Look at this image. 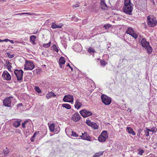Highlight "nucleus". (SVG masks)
I'll return each instance as SVG.
<instances>
[{
	"label": "nucleus",
	"mask_w": 157,
	"mask_h": 157,
	"mask_svg": "<svg viewBox=\"0 0 157 157\" xmlns=\"http://www.w3.org/2000/svg\"><path fill=\"white\" fill-rule=\"evenodd\" d=\"M140 42L142 46L147 50V53L148 54H151L152 51V49L150 45L149 42L147 41L145 38H142Z\"/></svg>",
	"instance_id": "f257e3e1"
},
{
	"label": "nucleus",
	"mask_w": 157,
	"mask_h": 157,
	"mask_svg": "<svg viewBox=\"0 0 157 157\" xmlns=\"http://www.w3.org/2000/svg\"><path fill=\"white\" fill-rule=\"evenodd\" d=\"M147 24L151 27H154L157 24V21L155 18H153L152 16H149L147 17Z\"/></svg>",
	"instance_id": "f03ea898"
},
{
	"label": "nucleus",
	"mask_w": 157,
	"mask_h": 157,
	"mask_svg": "<svg viewBox=\"0 0 157 157\" xmlns=\"http://www.w3.org/2000/svg\"><path fill=\"white\" fill-rule=\"evenodd\" d=\"M133 5L124 6L123 8L124 12L127 14L131 15L133 9Z\"/></svg>",
	"instance_id": "7ed1b4c3"
},
{
	"label": "nucleus",
	"mask_w": 157,
	"mask_h": 157,
	"mask_svg": "<svg viewBox=\"0 0 157 157\" xmlns=\"http://www.w3.org/2000/svg\"><path fill=\"white\" fill-rule=\"evenodd\" d=\"M14 74L17 78L18 81H21L22 79L23 71L22 69H15L14 71Z\"/></svg>",
	"instance_id": "20e7f679"
},
{
	"label": "nucleus",
	"mask_w": 157,
	"mask_h": 157,
	"mask_svg": "<svg viewBox=\"0 0 157 157\" xmlns=\"http://www.w3.org/2000/svg\"><path fill=\"white\" fill-rule=\"evenodd\" d=\"M101 99L102 102L105 105H109L111 102V99L110 98L105 94H102L101 95Z\"/></svg>",
	"instance_id": "39448f33"
},
{
	"label": "nucleus",
	"mask_w": 157,
	"mask_h": 157,
	"mask_svg": "<svg viewBox=\"0 0 157 157\" xmlns=\"http://www.w3.org/2000/svg\"><path fill=\"white\" fill-rule=\"evenodd\" d=\"M13 98L12 96H10L5 98L3 101V105L7 107H11V99Z\"/></svg>",
	"instance_id": "423d86ee"
},
{
	"label": "nucleus",
	"mask_w": 157,
	"mask_h": 157,
	"mask_svg": "<svg viewBox=\"0 0 157 157\" xmlns=\"http://www.w3.org/2000/svg\"><path fill=\"white\" fill-rule=\"evenodd\" d=\"M79 112L84 117H88L92 114V113L91 112L85 109L81 110Z\"/></svg>",
	"instance_id": "0eeeda50"
},
{
	"label": "nucleus",
	"mask_w": 157,
	"mask_h": 157,
	"mask_svg": "<svg viewBox=\"0 0 157 157\" xmlns=\"http://www.w3.org/2000/svg\"><path fill=\"white\" fill-rule=\"evenodd\" d=\"M73 96L70 95H66L64 96L63 101L64 102H73Z\"/></svg>",
	"instance_id": "6e6552de"
},
{
	"label": "nucleus",
	"mask_w": 157,
	"mask_h": 157,
	"mask_svg": "<svg viewBox=\"0 0 157 157\" xmlns=\"http://www.w3.org/2000/svg\"><path fill=\"white\" fill-rule=\"evenodd\" d=\"M34 67V65L33 62L26 60L24 69H33Z\"/></svg>",
	"instance_id": "1a4fd4ad"
},
{
	"label": "nucleus",
	"mask_w": 157,
	"mask_h": 157,
	"mask_svg": "<svg viewBox=\"0 0 157 157\" xmlns=\"http://www.w3.org/2000/svg\"><path fill=\"white\" fill-rule=\"evenodd\" d=\"M4 79L7 80L11 79V77L9 73L6 71H4L2 75Z\"/></svg>",
	"instance_id": "9d476101"
},
{
	"label": "nucleus",
	"mask_w": 157,
	"mask_h": 157,
	"mask_svg": "<svg viewBox=\"0 0 157 157\" xmlns=\"http://www.w3.org/2000/svg\"><path fill=\"white\" fill-rule=\"evenodd\" d=\"M80 117L78 113H75L72 116L71 119L74 121L77 122L80 119Z\"/></svg>",
	"instance_id": "9b49d317"
},
{
	"label": "nucleus",
	"mask_w": 157,
	"mask_h": 157,
	"mask_svg": "<svg viewBox=\"0 0 157 157\" xmlns=\"http://www.w3.org/2000/svg\"><path fill=\"white\" fill-rule=\"evenodd\" d=\"M82 135L80 136L81 137V138L84 140H86L88 141H90V139L91 137L87 134V133L85 132L84 133H82Z\"/></svg>",
	"instance_id": "f8f14e48"
},
{
	"label": "nucleus",
	"mask_w": 157,
	"mask_h": 157,
	"mask_svg": "<svg viewBox=\"0 0 157 157\" xmlns=\"http://www.w3.org/2000/svg\"><path fill=\"white\" fill-rule=\"evenodd\" d=\"M62 26L63 25L62 24H57L55 22H53L52 23L51 28L53 29H56L61 28Z\"/></svg>",
	"instance_id": "ddd939ff"
},
{
	"label": "nucleus",
	"mask_w": 157,
	"mask_h": 157,
	"mask_svg": "<svg viewBox=\"0 0 157 157\" xmlns=\"http://www.w3.org/2000/svg\"><path fill=\"white\" fill-rule=\"evenodd\" d=\"M65 59L63 57L61 56L59 60V63L60 68L62 67V65L65 63Z\"/></svg>",
	"instance_id": "4468645a"
},
{
	"label": "nucleus",
	"mask_w": 157,
	"mask_h": 157,
	"mask_svg": "<svg viewBox=\"0 0 157 157\" xmlns=\"http://www.w3.org/2000/svg\"><path fill=\"white\" fill-rule=\"evenodd\" d=\"M126 130L127 132L129 134H131L133 136L136 135L135 133L131 128L127 127L126 128Z\"/></svg>",
	"instance_id": "2eb2a0df"
},
{
	"label": "nucleus",
	"mask_w": 157,
	"mask_h": 157,
	"mask_svg": "<svg viewBox=\"0 0 157 157\" xmlns=\"http://www.w3.org/2000/svg\"><path fill=\"white\" fill-rule=\"evenodd\" d=\"M98 141L101 142H105L107 138H106V137H103L102 136L100 135V136L98 137Z\"/></svg>",
	"instance_id": "dca6fc26"
},
{
	"label": "nucleus",
	"mask_w": 157,
	"mask_h": 157,
	"mask_svg": "<svg viewBox=\"0 0 157 157\" xmlns=\"http://www.w3.org/2000/svg\"><path fill=\"white\" fill-rule=\"evenodd\" d=\"M56 96L54 93L52 92L48 93L46 95V97L47 99H49L52 96L55 97Z\"/></svg>",
	"instance_id": "f3484780"
},
{
	"label": "nucleus",
	"mask_w": 157,
	"mask_h": 157,
	"mask_svg": "<svg viewBox=\"0 0 157 157\" xmlns=\"http://www.w3.org/2000/svg\"><path fill=\"white\" fill-rule=\"evenodd\" d=\"M20 121H16L13 122V125L15 128H17L20 125Z\"/></svg>",
	"instance_id": "a211bd4d"
},
{
	"label": "nucleus",
	"mask_w": 157,
	"mask_h": 157,
	"mask_svg": "<svg viewBox=\"0 0 157 157\" xmlns=\"http://www.w3.org/2000/svg\"><path fill=\"white\" fill-rule=\"evenodd\" d=\"M100 4L102 9L104 10H107L108 9V7L105 2L101 4Z\"/></svg>",
	"instance_id": "6ab92c4d"
},
{
	"label": "nucleus",
	"mask_w": 157,
	"mask_h": 157,
	"mask_svg": "<svg viewBox=\"0 0 157 157\" xmlns=\"http://www.w3.org/2000/svg\"><path fill=\"white\" fill-rule=\"evenodd\" d=\"M30 40L31 41L33 44H35V40L36 39V36L34 35H33L30 36Z\"/></svg>",
	"instance_id": "aec40b11"
},
{
	"label": "nucleus",
	"mask_w": 157,
	"mask_h": 157,
	"mask_svg": "<svg viewBox=\"0 0 157 157\" xmlns=\"http://www.w3.org/2000/svg\"><path fill=\"white\" fill-rule=\"evenodd\" d=\"M108 134L106 131H104L101 133V134L100 135L102 136L103 137H106V138L107 139L108 138Z\"/></svg>",
	"instance_id": "412c9836"
},
{
	"label": "nucleus",
	"mask_w": 157,
	"mask_h": 157,
	"mask_svg": "<svg viewBox=\"0 0 157 157\" xmlns=\"http://www.w3.org/2000/svg\"><path fill=\"white\" fill-rule=\"evenodd\" d=\"M6 67L7 69H11L12 67L11 66V63L8 60L6 61Z\"/></svg>",
	"instance_id": "4be33fe9"
},
{
	"label": "nucleus",
	"mask_w": 157,
	"mask_h": 157,
	"mask_svg": "<svg viewBox=\"0 0 157 157\" xmlns=\"http://www.w3.org/2000/svg\"><path fill=\"white\" fill-rule=\"evenodd\" d=\"M134 32V30L131 28L129 27L127 30L126 33L131 35Z\"/></svg>",
	"instance_id": "5701e85b"
},
{
	"label": "nucleus",
	"mask_w": 157,
	"mask_h": 157,
	"mask_svg": "<svg viewBox=\"0 0 157 157\" xmlns=\"http://www.w3.org/2000/svg\"><path fill=\"white\" fill-rule=\"evenodd\" d=\"M49 128L50 131L52 132L54 131L55 129V126L53 123L51 124L50 125H49Z\"/></svg>",
	"instance_id": "b1692460"
},
{
	"label": "nucleus",
	"mask_w": 157,
	"mask_h": 157,
	"mask_svg": "<svg viewBox=\"0 0 157 157\" xmlns=\"http://www.w3.org/2000/svg\"><path fill=\"white\" fill-rule=\"evenodd\" d=\"M103 151H100L96 153L93 156V157H99L103 153Z\"/></svg>",
	"instance_id": "393cba45"
},
{
	"label": "nucleus",
	"mask_w": 157,
	"mask_h": 157,
	"mask_svg": "<svg viewBox=\"0 0 157 157\" xmlns=\"http://www.w3.org/2000/svg\"><path fill=\"white\" fill-rule=\"evenodd\" d=\"M132 5L133 4L131 2V0H124V6Z\"/></svg>",
	"instance_id": "a878e982"
},
{
	"label": "nucleus",
	"mask_w": 157,
	"mask_h": 157,
	"mask_svg": "<svg viewBox=\"0 0 157 157\" xmlns=\"http://www.w3.org/2000/svg\"><path fill=\"white\" fill-rule=\"evenodd\" d=\"M62 106L67 109H70L71 108V105L69 104H63L62 105Z\"/></svg>",
	"instance_id": "bb28decb"
},
{
	"label": "nucleus",
	"mask_w": 157,
	"mask_h": 157,
	"mask_svg": "<svg viewBox=\"0 0 157 157\" xmlns=\"http://www.w3.org/2000/svg\"><path fill=\"white\" fill-rule=\"evenodd\" d=\"M34 89L39 94H40L42 93L41 90H40V88L37 86H36L35 87Z\"/></svg>",
	"instance_id": "cd10ccee"
},
{
	"label": "nucleus",
	"mask_w": 157,
	"mask_h": 157,
	"mask_svg": "<svg viewBox=\"0 0 157 157\" xmlns=\"http://www.w3.org/2000/svg\"><path fill=\"white\" fill-rule=\"evenodd\" d=\"M52 49L55 52H58L59 51V49L57 47L55 44H53L52 47Z\"/></svg>",
	"instance_id": "c85d7f7f"
},
{
	"label": "nucleus",
	"mask_w": 157,
	"mask_h": 157,
	"mask_svg": "<svg viewBox=\"0 0 157 157\" xmlns=\"http://www.w3.org/2000/svg\"><path fill=\"white\" fill-rule=\"evenodd\" d=\"M91 127L94 129H97L98 128V126L95 123H93Z\"/></svg>",
	"instance_id": "c756f323"
},
{
	"label": "nucleus",
	"mask_w": 157,
	"mask_h": 157,
	"mask_svg": "<svg viewBox=\"0 0 157 157\" xmlns=\"http://www.w3.org/2000/svg\"><path fill=\"white\" fill-rule=\"evenodd\" d=\"M157 128L155 127H154L151 128L150 129H149V131L150 132H155L157 131Z\"/></svg>",
	"instance_id": "7c9ffc66"
},
{
	"label": "nucleus",
	"mask_w": 157,
	"mask_h": 157,
	"mask_svg": "<svg viewBox=\"0 0 157 157\" xmlns=\"http://www.w3.org/2000/svg\"><path fill=\"white\" fill-rule=\"evenodd\" d=\"M146 130H144V132L145 133V136H148L149 135V129L148 128H146Z\"/></svg>",
	"instance_id": "2f4dec72"
},
{
	"label": "nucleus",
	"mask_w": 157,
	"mask_h": 157,
	"mask_svg": "<svg viewBox=\"0 0 157 157\" xmlns=\"http://www.w3.org/2000/svg\"><path fill=\"white\" fill-rule=\"evenodd\" d=\"M9 151L7 149V147H6V149L3 150V153L5 155H7L9 154Z\"/></svg>",
	"instance_id": "473e14b6"
},
{
	"label": "nucleus",
	"mask_w": 157,
	"mask_h": 157,
	"mask_svg": "<svg viewBox=\"0 0 157 157\" xmlns=\"http://www.w3.org/2000/svg\"><path fill=\"white\" fill-rule=\"evenodd\" d=\"M111 26L112 25L110 24H108L106 25H105L103 26V27L105 29L107 30L109 28L111 27Z\"/></svg>",
	"instance_id": "72a5a7b5"
},
{
	"label": "nucleus",
	"mask_w": 157,
	"mask_h": 157,
	"mask_svg": "<svg viewBox=\"0 0 157 157\" xmlns=\"http://www.w3.org/2000/svg\"><path fill=\"white\" fill-rule=\"evenodd\" d=\"M93 123L89 120H86V123L89 126H91Z\"/></svg>",
	"instance_id": "f704fd0d"
},
{
	"label": "nucleus",
	"mask_w": 157,
	"mask_h": 157,
	"mask_svg": "<svg viewBox=\"0 0 157 157\" xmlns=\"http://www.w3.org/2000/svg\"><path fill=\"white\" fill-rule=\"evenodd\" d=\"M71 136H73L75 137H78V135L76 133V132L72 131V134L71 135Z\"/></svg>",
	"instance_id": "c9c22d12"
},
{
	"label": "nucleus",
	"mask_w": 157,
	"mask_h": 157,
	"mask_svg": "<svg viewBox=\"0 0 157 157\" xmlns=\"http://www.w3.org/2000/svg\"><path fill=\"white\" fill-rule=\"evenodd\" d=\"M51 44V42H49L47 44H43V46L45 48H48L50 46Z\"/></svg>",
	"instance_id": "e433bc0d"
},
{
	"label": "nucleus",
	"mask_w": 157,
	"mask_h": 157,
	"mask_svg": "<svg viewBox=\"0 0 157 157\" xmlns=\"http://www.w3.org/2000/svg\"><path fill=\"white\" fill-rule=\"evenodd\" d=\"M41 69H35L33 71V73H36V74H40Z\"/></svg>",
	"instance_id": "4c0bfd02"
},
{
	"label": "nucleus",
	"mask_w": 157,
	"mask_h": 157,
	"mask_svg": "<svg viewBox=\"0 0 157 157\" xmlns=\"http://www.w3.org/2000/svg\"><path fill=\"white\" fill-rule=\"evenodd\" d=\"M100 63L101 65L104 66L107 63H106L105 61L104 60H101Z\"/></svg>",
	"instance_id": "58836bf2"
},
{
	"label": "nucleus",
	"mask_w": 157,
	"mask_h": 157,
	"mask_svg": "<svg viewBox=\"0 0 157 157\" xmlns=\"http://www.w3.org/2000/svg\"><path fill=\"white\" fill-rule=\"evenodd\" d=\"M131 35L135 39H136L138 37L137 34L134 32L132 33Z\"/></svg>",
	"instance_id": "ea45409f"
},
{
	"label": "nucleus",
	"mask_w": 157,
	"mask_h": 157,
	"mask_svg": "<svg viewBox=\"0 0 157 157\" xmlns=\"http://www.w3.org/2000/svg\"><path fill=\"white\" fill-rule=\"evenodd\" d=\"M29 121H26L24 122V123H22L21 124L23 128H25V126L26 124Z\"/></svg>",
	"instance_id": "a19ab883"
},
{
	"label": "nucleus",
	"mask_w": 157,
	"mask_h": 157,
	"mask_svg": "<svg viewBox=\"0 0 157 157\" xmlns=\"http://www.w3.org/2000/svg\"><path fill=\"white\" fill-rule=\"evenodd\" d=\"M88 52L90 53H94V52L95 51L92 48H90L88 50Z\"/></svg>",
	"instance_id": "79ce46f5"
},
{
	"label": "nucleus",
	"mask_w": 157,
	"mask_h": 157,
	"mask_svg": "<svg viewBox=\"0 0 157 157\" xmlns=\"http://www.w3.org/2000/svg\"><path fill=\"white\" fill-rule=\"evenodd\" d=\"M29 14V15H31L32 14V13H19L16 14V15H23V14Z\"/></svg>",
	"instance_id": "37998d69"
},
{
	"label": "nucleus",
	"mask_w": 157,
	"mask_h": 157,
	"mask_svg": "<svg viewBox=\"0 0 157 157\" xmlns=\"http://www.w3.org/2000/svg\"><path fill=\"white\" fill-rule=\"evenodd\" d=\"M7 55L8 57L9 58H11L14 57V55H11L9 52L7 53Z\"/></svg>",
	"instance_id": "c03bdc74"
},
{
	"label": "nucleus",
	"mask_w": 157,
	"mask_h": 157,
	"mask_svg": "<svg viewBox=\"0 0 157 157\" xmlns=\"http://www.w3.org/2000/svg\"><path fill=\"white\" fill-rule=\"evenodd\" d=\"M78 19L77 18H76L75 16H73L71 18L72 20H74L75 21H78Z\"/></svg>",
	"instance_id": "a18cd8bd"
},
{
	"label": "nucleus",
	"mask_w": 157,
	"mask_h": 157,
	"mask_svg": "<svg viewBox=\"0 0 157 157\" xmlns=\"http://www.w3.org/2000/svg\"><path fill=\"white\" fill-rule=\"evenodd\" d=\"M82 106V104H80V105H78L77 104H75V108L77 109H79Z\"/></svg>",
	"instance_id": "49530a36"
},
{
	"label": "nucleus",
	"mask_w": 157,
	"mask_h": 157,
	"mask_svg": "<svg viewBox=\"0 0 157 157\" xmlns=\"http://www.w3.org/2000/svg\"><path fill=\"white\" fill-rule=\"evenodd\" d=\"M87 22V20L86 19H85L82 20V23L83 25H85L86 24Z\"/></svg>",
	"instance_id": "de8ad7c7"
},
{
	"label": "nucleus",
	"mask_w": 157,
	"mask_h": 157,
	"mask_svg": "<svg viewBox=\"0 0 157 157\" xmlns=\"http://www.w3.org/2000/svg\"><path fill=\"white\" fill-rule=\"evenodd\" d=\"M144 152V151L143 150H140L139 151V152L138 153V154L140 155H142V154Z\"/></svg>",
	"instance_id": "09e8293b"
},
{
	"label": "nucleus",
	"mask_w": 157,
	"mask_h": 157,
	"mask_svg": "<svg viewBox=\"0 0 157 157\" xmlns=\"http://www.w3.org/2000/svg\"><path fill=\"white\" fill-rule=\"evenodd\" d=\"M39 132H35L33 134V136L32 137H33V138H34V137Z\"/></svg>",
	"instance_id": "8fccbe9b"
},
{
	"label": "nucleus",
	"mask_w": 157,
	"mask_h": 157,
	"mask_svg": "<svg viewBox=\"0 0 157 157\" xmlns=\"http://www.w3.org/2000/svg\"><path fill=\"white\" fill-rule=\"evenodd\" d=\"M73 8L75 9V8H77V7H79V5H78V3H77L76 4V5H73Z\"/></svg>",
	"instance_id": "3c124183"
},
{
	"label": "nucleus",
	"mask_w": 157,
	"mask_h": 157,
	"mask_svg": "<svg viewBox=\"0 0 157 157\" xmlns=\"http://www.w3.org/2000/svg\"><path fill=\"white\" fill-rule=\"evenodd\" d=\"M75 104H77L78 105H80V104H82L79 101L77 100L76 102L75 103Z\"/></svg>",
	"instance_id": "603ef678"
},
{
	"label": "nucleus",
	"mask_w": 157,
	"mask_h": 157,
	"mask_svg": "<svg viewBox=\"0 0 157 157\" xmlns=\"http://www.w3.org/2000/svg\"><path fill=\"white\" fill-rule=\"evenodd\" d=\"M17 107L22 106H23V104L22 103H20L17 104Z\"/></svg>",
	"instance_id": "864d4df0"
},
{
	"label": "nucleus",
	"mask_w": 157,
	"mask_h": 157,
	"mask_svg": "<svg viewBox=\"0 0 157 157\" xmlns=\"http://www.w3.org/2000/svg\"><path fill=\"white\" fill-rule=\"evenodd\" d=\"M9 40H10L7 39L3 40V42H7L8 41H9Z\"/></svg>",
	"instance_id": "5fc2aeb1"
},
{
	"label": "nucleus",
	"mask_w": 157,
	"mask_h": 157,
	"mask_svg": "<svg viewBox=\"0 0 157 157\" xmlns=\"http://www.w3.org/2000/svg\"><path fill=\"white\" fill-rule=\"evenodd\" d=\"M105 2V0H101L100 4Z\"/></svg>",
	"instance_id": "6e6d98bb"
},
{
	"label": "nucleus",
	"mask_w": 157,
	"mask_h": 157,
	"mask_svg": "<svg viewBox=\"0 0 157 157\" xmlns=\"http://www.w3.org/2000/svg\"><path fill=\"white\" fill-rule=\"evenodd\" d=\"M34 138H33V137H31V138L30 139V140L31 141L33 142L34 141Z\"/></svg>",
	"instance_id": "4d7b16f0"
},
{
	"label": "nucleus",
	"mask_w": 157,
	"mask_h": 157,
	"mask_svg": "<svg viewBox=\"0 0 157 157\" xmlns=\"http://www.w3.org/2000/svg\"><path fill=\"white\" fill-rule=\"evenodd\" d=\"M122 62H127V59H122Z\"/></svg>",
	"instance_id": "13d9d810"
},
{
	"label": "nucleus",
	"mask_w": 157,
	"mask_h": 157,
	"mask_svg": "<svg viewBox=\"0 0 157 157\" xmlns=\"http://www.w3.org/2000/svg\"><path fill=\"white\" fill-rule=\"evenodd\" d=\"M139 41H140V40L141 39H142V36H140L139 37Z\"/></svg>",
	"instance_id": "bf43d9fd"
},
{
	"label": "nucleus",
	"mask_w": 157,
	"mask_h": 157,
	"mask_svg": "<svg viewBox=\"0 0 157 157\" xmlns=\"http://www.w3.org/2000/svg\"><path fill=\"white\" fill-rule=\"evenodd\" d=\"M67 66H69L70 69H73V68L70 66L69 64L67 65Z\"/></svg>",
	"instance_id": "052dcab7"
},
{
	"label": "nucleus",
	"mask_w": 157,
	"mask_h": 157,
	"mask_svg": "<svg viewBox=\"0 0 157 157\" xmlns=\"http://www.w3.org/2000/svg\"><path fill=\"white\" fill-rule=\"evenodd\" d=\"M9 41H10V42L12 44H13L14 43V42L13 40H10Z\"/></svg>",
	"instance_id": "680f3d73"
},
{
	"label": "nucleus",
	"mask_w": 157,
	"mask_h": 157,
	"mask_svg": "<svg viewBox=\"0 0 157 157\" xmlns=\"http://www.w3.org/2000/svg\"><path fill=\"white\" fill-rule=\"evenodd\" d=\"M25 131L26 133L29 132V131L28 130H26Z\"/></svg>",
	"instance_id": "e2e57ef3"
},
{
	"label": "nucleus",
	"mask_w": 157,
	"mask_h": 157,
	"mask_svg": "<svg viewBox=\"0 0 157 157\" xmlns=\"http://www.w3.org/2000/svg\"><path fill=\"white\" fill-rule=\"evenodd\" d=\"M3 42V40H1L0 39V42Z\"/></svg>",
	"instance_id": "0e129e2a"
},
{
	"label": "nucleus",
	"mask_w": 157,
	"mask_h": 157,
	"mask_svg": "<svg viewBox=\"0 0 157 157\" xmlns=\"http://www.w3.org/2000/svg\"><path fill=\"white\" fill-rule=\"evenodd\" d=\"M128 110L129 111H131V109H128Z\"/></svg>",
	"instance_id": "69168bd1"
},
{
	"label": "nucleus",
	"mask_w": 157,
	"mask_h": 157,
	"mask_svg": "<svg viewBox=\"0 0 157 157\" xmlns=\"http://www.w3.org/2000/svg\"><path fill=\"white\" fill-rule=\"evenodd\" d=\"M151 1H152L153 2V3L154 4V1H153V0H151Z\"/></svg>",
	"instance_id": "338daca9"
},
{
	"label": "nucleus",
	"mask_w": 157,
	"mask_h": 157,
	"mask_svg": "<svg viewBox=\"0 0 157 157\" xmlns=\"http://www.w3.org/2000/svg\"><path fill=\"white\" fill-rule=\"evenodd\" d=\"M38 32V30L37 31V32L36 33H33V34H36V33L37 32Z\"/></svg>",
	"instance_id": "774afa93"
}]
</instances>
